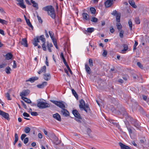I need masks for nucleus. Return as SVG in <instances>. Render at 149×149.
<instances>
[{
    "mask_svg": "<svg viewBox=\"0 0 149 149\" xmlns=\"http://www.w3.org/2000/svg\"><path fill=\"white\" fill-rule=\"evenodd\" d=\"M66 66L67 67V69H68V70L70 72V74H72V72L71 71V70L70 69V68L68 65H67Z\"/></svg>",
    "mask_w": 149,
    "mask_h": 149,
    "instance_id": "nucleus-57",
    "label": "nucleus"
},
{
    "mask_svg": "<svg viewBox=\"0 0 149 149\" xmlns=\"http://www.w3.org/2000/svg\"><path fill=\"white\" fill-rule=\"evenodd\" d=\"M80 104L79 107L80 109H82L86 113L88 111L90 110V108L88 104H85L84 101L83 99H81L79 101Z\"/></svg>",
    "mask_w": 149,
    "mask_h": 149,
    "instance_id": "nucleus-3",
    "label": "nucleus"
},
{
    "mask_svg": "<svg viewBox=\"0 0 149 149\" xmlns=\"http://www.w3.org/2000/svg\"><path fill=\"white\" fill-rule=\"evenodd\" d=\"M51 39L52 41L53 42V43L54 44L56 43L57 42L56 39L54 38H52Z\"/></svg>",
    "mask_w": 149,
    "mask_h": 149,
    "instance_id": "nucleus-62",
    "label": "nucleus"
},
{
    "mask_svg": "<svg viewBox=\"0 0 149 149\" xmlns=\"http://www.w3.org/2000/svg\"><path fill=\"white\" fill-rule=\"evenodd\" d=\"M119 145L120 146L121 149H132L129 146L125 145L121 142L119 143Z\"/></svg>",
    "mask_w": 149,
    "mask_h": 149,
    "instance_id": "nucleus-13",
    "label": "nucleus"
},
{
    "mask_svg": "<svg viewBox=\"0 0 149 149\" xmlns=\"http://www.w3.org/2000/svg\"><path fill=\"white\" fill-rule=\"evenodd\" d=\"M27 24L30 27H31L32 28V29H33V26L32 25L30 22H29L27 23Z\"/></svg>",
    "mask_w": 149,
    "mask_h": 149,
    "instance_id": "nucleus-61",
    "label": "nucleus"
},
{
    "mask_svg": "<svg viewBox=\"0 0 149 149\" xmlns=\"http://www.w3.org/2000/svg\"><path fill=\"white\" fill-rule=\"evenodd\" d=\"M110 31L112 33H113L114 32V29L113 26H111L110 27Z\"/></svg>",
    "mask_w": 149,
    "mask_h": 149,
    "instance_id": "nucleus-55",
    "label": "nucleus"
},
{
    "mask_svg": "<svg viewBox=\"0 0 149 149\" xmlns=\"http://www.w3.org/2000/svg\"><path fill=\"white\" fill-rule=\"evenodd\" d=\"M0 33H1V34L2 35H4V31L2 29H0Z\"/></svg>",
    "mask_w": 149,
    "mask_h": 149,
    "instance_id": "nucleus-64",
    "label": "nucleus"
},
{
    "mask_svg": "<svg viewBox=\"0 0 149 149\" xmlns=\"http://www.w3.org/2000/svg\"><path fill=\"white\" fill-rule=\"evenodd\" d=\"M118 111L116 113L118 114H122L125 118L129 120H130L131 121V123L135 127L138 128L139 127L137 120H136L133 119L130 116H129L124 107H122L121 109H118Z\"/></svg>",
    "mask_w": 149,
    "mask_h": 149,
    "instance_id": "nucleus-1",
    "label": "nucleus"
},
{
    "mask_svg": "<svg viewBox=\"0 0 149 149\" xmlns=\"http://www.w3.org/2000/svg\"><path fill=\"white\" fill-rule=\"evenodd\" d=\"M91 132V130L89 128H88L87 129V132L88 134L89 135V134Z\"/></svg>",
    "mask_w": 149,
    "mask_h": 149,
    "instance_id": "nucleus-60",
    "label": "nucleus"
},
{
    "mask_svg": "<svg viewBox=\"0 0 149 149\" xmlns=\"http://www.w3.org/2000/svg\"><path fill=\"white\" fill-rule=\"evenodd\" d=\"M30 128L28 127H25L24 130V131L26 133H29L30 132Z\"/></svg>",
    "mask_w": 149,
    "mask_h": 149,
    "instance_id": "nucleus-35",
    "label": "nucleus"
},
{
    "mask_svg": "<svg viewBox=\"0 0 149 149\" xmlns=\"http://www.w3.org/2000/svg\"><path fill=\"white\" fill-rule=\"evenodd\" d=\"M38 79V78L37 77H34L30 78L29 79L26 81V82L30 81L31 83H33L35 80H37Z\"/></svg>",
    "mask_w": 149,
    "mask_h": 149,
    "instance_id": "nucleus-14",
    "label": "nucleus"
},
{
    "mask_svg": "<svg viewBox=\"0 0 149 149\" xmlns=\"http://www.w3.org/2000/svg\"><path fill=\"white\" fill-rule=\"evenodd\" d=\"M21 44L25 47H27L28 46V45L27 43V40L26 38L22 39L21 42Z\"/></svg>",
    "mask_w": 149,
    "mask_h": 149,
    "instance_id": "nucleus-17",
    "label": "nucleus"
},
{
    "mask_svg": "<svg viewBox=\"0 0 149 149\" xmlns=\"http://www.w3.org/2000/svg\"><path fill=\"white\" fill-rule=\"evenodd\" d=\"M13 56V55L10 53H7L5 55L6 58L7 60L11 59L12 58Z\"/></svg>",
    "mask_w": 149,
    "mask_h": 149,
    "instance_id": "nucleus-21",
    "label": "nucleus"
},
{
    "mask_svg": "<svg viewBox=\"0 0 149 149\" xmlns=\"http://www.w3.org/2000/svg\"><path fill=\"white\" fill-rule=\"evenodd\" d=\"M30 93V91L29 90H24L21 93H20V95L22 97L23 96H26L28 95Z\"/></svg>",
    "mask_w": 149,
    "mask_h": 149,
    "instance_id": "nucleus-10",
    "label": "nucleus"
},
{
    "mask_svg": "<svg viewBox=\"0 0 149 149\" xmlns=\"http://www.w3.org/2000/svg\"><path fill=\"white\" fill-rule=\"evenodd\" d=\"M11 70L10 68L9 67H7L5 69V71L7 74H9L10 73V71Z\"/></svg>",
    "mask_w": 149,
    "mask_h": 149,
    "instance_id": "nucleus-31",
    "label": "nucleus"
},
{
    "mask_svg": "<svg viewBox=\"0 0 149 149\" xmlns=\"http://www.w3.org/2000/svg\"><path fill=\"white\" fill-rule=\"evenodd\" d=\"M98 21V19L96 18V17H92L91 19V21L92 22H97Z\"/></svg>",
    "mask_w": 149,
    "mask_h": 149,
    "instance_id": "nucleus-39",
    "label": "nucleus"
},
{
    "mask_svg": "<svg viewBox=\"0 0 149 149\" xmlns=\"http://www.w3.org/2000/svg\"><path fill=\"white\" fill-rule=\"evenodd\" d=\"M129 3L131 6H132L133 8H136L137 7V6L135 4V3L134 1L133 0H129Z\"/></svg>",
    "mask_w": 149,
    "mask_h": 149,
    "instance_id": "nucleus-22",
    "label": "nucleus"
},
{
    "mask_svg": "<svg viewBox=\"0 0 149 149\" xmlns=\"http://www.w3.org/2000/svg\"><path fill=\"white\" fill-rule=\"evenodd\" d=\"M43 78L46 81H48L51 78V75L49 73H45L44 74Z\"/></svg>",
    "mask_w": 149,
    "mask_h": 149,
    "instance_id": "nucleus-15",
    "label": "nucleus"
},
{
    "mask_svg": "<svg viewBox=\"0 0 149 149\" xmlns=\"http://www.w3.org/2000/svg\"><path fill=\"white\" fill-rule=\"evenodd\" d=\"M88 62L89 65L90 67H93V60L91 58H90L89 59Z\"/></svg>",
    "mask_w": 149,
    "mask_h": 149,
    "instance_id": "nucleus-38",
    "label": "nucleus"
},
{
    "mask_svg": "<svg viewBox=\"0 0 149 149\" xmlns=\"http://www.w3.org/2000/svg\"><path fill=\"white\" fill-rule=\"evenodd\" d=\"M37 17L39 22L40 23L42 24V20L40 17L38 15H37Z\"/></svg>",
    "mask_w": 149,
    "mask_h": 149,
    "instance_id": "nucleus-47",
    "label": "nucleus"
},
{
    "mask_svg": "<svg viewBox=\"0 0 149 149\" xmlns=\"http://www.w3.org/2000/svg\"><path fill=\"white\" fill-rule=\"evenodd\" d=\"M47 13L48 15H49L52 18L54 19L55 18L56 14L55 13L54 8L52 6H51V7H50Z\"/></svg>",
    "mask_w": 149,
    "mask_h": 149,
    "instance_id": "nucleus-6",
    "label": "nucleus"
},
{
    "mask_svg": "<svg viewBox=\"0 0 149 149\" xmlns=\"http://www.w3.org/2000/svg\"><path fill=\"white\" fill-rule=\"evenodd\" d=\"M15 139L18 140V135L17 133L15 134Z\"/></svg>",
    "mask_w": 149,
    "mask_h": 149,
    "instance_id": "nucleus-63",
    "label": "nucleus"
},
{
    "mask_svg": "<svg viewBox=\"0 0 149 149\" xmlns=\"http://www.w3.org/2000/svg\"><path fill=\"white\" fill-rule=\"evenodd\" d=\"M0 115L8 120H10L9 115L8 113H6L1 111L0 112Z\"/></svg>",
    "mask_w": 149,
    "mask_h": 149,
    "instance_id": "nucleus-8",
    "label": "nucleus"
},
{
    "mask_svg": "<svg viewBox=\"0 0 149 149\" xmlns=\"http://www.w3.org/2000/svg\"><path fill=\"white\" fill-rule=\"evenodd\" d=\"M90 11L92 14H95L96 12L95 9L93 8L92 7L90 8Z\"/></svg>",
    "mask_w": 149,
    "mask_h": 149,
    "instance_id": "nucleus-40",
    "label": "nucleus"
},
{
    "mask_svg": "<svg viewBox=\"0 0 149 149\" xmlns=\"http://www.w3.org/2000/svg\"><path fill=\"white\" fill-rule=\"evenodd\" d=\"M46 72V67L45 66H43L40 69V70L38 72V73L39 74H40L42 73H45Z\"/></svg>",
    "mask_w": 149,
    "mask_h": 149,
    "instance_id": "nucleus-19",
    "label": "nucleus"
},
{
    "mask_svg": "<svg viewBox=\"0 0 149 149\" xmlns=\"http://www.w3.org/2000/svg\"><path fill=\"white\" fill-rule=\"evenodd\" d=\"M121 14L120 13L116 15V21L117 22H120Z\"/></svg>",
    "mask_w": 149,
    "mask_h": 149,
    "instance_id": "nucleus-27",
    "label": "nucleus"
},
{
    "mask_svg": "<svg viewBox=\"0 0 149 149\" xmlns=\"http://www.w3.org/2000/svg\"><path fill=\"white\" fill-rule=\"evenodd\" d=\"M37 106L39 109H44L50 107L49 103L43 102L41 99L37 100Z\"/></svg>",
    "mask_w": 149,
    "mask_h": 149,
    "instance_id": "nucleus-2",
    "label": "nucleus"
},
{
    "mask_svg": "<svg viewBox=\"0 0 149 149\" xmlns=\"http://www.w3.org/2000/svg\"><path fill=\"white\" fill-rule=\"evenodd\" d=\"M55 141H56L55 142V143L57 145L60 143V141H58V138L56 137V136H55L54 139Z\"/></svg>",
    "mask_w": 149,
    "mask_h": 149,
    "instance_id": "nucleus-43",
    "label": "nucleus"
},
{
    "mask_svg": "<svg viewBox=\"0 0 149 149\" xmlns=\"http://www.w3.org/2000/svg\"><path fill=\"white\" fill-rule=\"evenodd\" d=\"M94 29L93 28H89L87 29L86 31L89 33H91L94 31Z\"/></svg>",
    "mask_w": 149,
    "mask_h": 149,
    "instance_id": "nucleus-28",
    "label": "nucleus"
},
{
    "mask_svg": "<svg viewBox=\"0 0 149 149\" xmlns=\"http://www.w3.org/2000/svg\"><path fill=\"white\" fill-rule=\"evenodd\" d=\"M7 65L6 64L4 63L0 65V69L6 67Z\"/></svg>",
    "mask_w": 149,
    "mask_h": 149,
    "instance_id": "nucleus-56",
    "label": "nucleus"
},
{
    "mask_svg": "<svg viewBox=\"0 0 149 149\" xmlns=\"http://www.w3.org/2000/svg\"><path fill=\"white\" fill-rule=\"evenodd\" d=\"M118 30L119 31L122 28V26L120 22H117L116 24Z\"/></svg>",
    "mask_w": 149,
    "mask_h": 149,
    "instance_id": "nucleus-29",
    "label": "nucleus"
},
{
    "mask_svg": "<svg viewBox=\"0 0 149 149\" xmlns=\"http://www.w3.org/2000/svg\"><path fill=\"white\" fill-rule=\"evenodd\" d=\"M45 42H43V44L42 45V47L43 49V50L45 51H46L47 50V49L45 44Z\"/></svg>",
    "mask_w": 149,
    "mask_h": 149,
    "instance_id": "nucleus-42",
    "label": "nucleus"
},
{
    "mask_svg": "<svg viewBox=\"0 0 149 149\" xmlns=\"http://www.w3.org/2000/svg\"><path fill=\"white\" fill-rule=\"evenodd\" d=\"M21 103L22 104V105L23 107L25 109H26L27 107L26 106V105L25 104V103L23 101H21Z\"/></svg>",
    "mask_w": 149,
    "mask_h": 149,
    "instance_id": "nucleus-54",
    "label": "nucleus"
},
{
    "mask_svg": "<svg viewBox=\"0 0 149 149\" xmlns=\"http://www.w3.org/2000/svg\"><path fill=\"white\" fill-rule=\"evenodd\" d=\"M119 13H118L117 11L115 10H114L113 13H111V14L114 16H116V15H117Z\"/></svg>",
    "mask_w": 149,
    "mask_h": 149,
    "instance_id": "nucleus-48",
    "label": "nucleus"
},
{
    "mask_svg": "<svg viewBox=\"0 0 149 149\" xmlns=\"http://www.w3.org/2000/svg\"><path fill=\"white\" fill-rule=\"evenodd\" d=\"M47 47H53V45L51 43H49L48 41L47 42Z\"/></svg>",
    "mask_w": 149,
    "mask_h": 149,
    "instance_id": "nucleus-51",
    "label": "nucleus"
},
{
    "mask_svg": "<svg viewBox=\"0 0 149 149\" xmlns=\"http://www.w3.org/2000/svg\"><path fill=\"white\" fill-rule=\"evenodd\" d=\"M39 38V36H37L36 38H34L33 40L32 41V43L35 46L38 45V42H40Z\"/></svg>",
    "mask_w": 149,
    "mask_h": 149,
    "instance_id": "nucleus-11",
    "label": "nucleus"
},
{
    "mask_svg": "<svg viewBox=\"0 0 149 149\" xmlns=\"http://www.w3.org/2000/svg\"><path fill=\"white\" fill-rule=\"evenodd\" d=\"M82 16L84 19L86 20H88L89 19L88 15L86 13H83L82 14Z\"/></svg>",
    "mask_w": 149,
    "mask_h": 149,
    "instance_id": "nucleus-24",
    "label": "nucleus"
},
{
    "mask_svg": "<svg viewBox=\"0 0 149 149\" xmlns=\"http://www.w3.org/2000/svg\"><path fill=\"white\" fill-rule=\"evenodd\" d=\"M31 2L33 4V7L35 8L37 10L38 9V4L37 3H36L33 0H31Z\"/></svg>",
    "mask_w": 149,
    "mask_h": 149,
    "instance_id": "nucleus-20",
    "label": "nucleus"
},
{
    "mask_svg": "<svg viewBox=\"0 0 149 149\" xmlns=\"http://www.w3.org/2000/svg\"><path fill=\"white\" fill-rule=\"evenodd\" d=\"M49 34L51 39L54 38V33L52 32L51 31H49Z\"/></svg>",
    "mask_w": 149,
    "mask_h": 149,
    "instance_id": "nucleus-44",
    "label": "nucleus"
},
{
    "mask_svg": "<svg viewBox=\"0 0 149 149\" xmlns=\"http://www.w3.org/2000/svg\"><path fill=\"white\" fill-rule=\"evenodd\" d=\"M124 33V31L123 30H121L120 31V33H119V36L121 38H123V34Z\"/></svg>",
    "mask_w": 149,
    "mask_h": 149,
    "instance_id": "nucleus-41",
    "label": "nucleus"
},
{
    "mask_svg": "<svg viewBox=\"0 0 149 149\" xmlns=\"http://www.w3.org/2000/svg\"><path fill=\"white\" fill-rule=\"evenodd\" d=\"M26 136V135L25 134H22L21 137V140H23Z\"/></svg>",
    "mask_w": 149,
    "mask_h": 149,
    "instance_id": "nucleus-52",
    "label": "nucleus"
},
{
    "mask_svg": "<svg viewBox=\"0 0 149 149\" xmlns=\"http://www.w3.org/2000/svg\"><path fill=\"white\" fill-rule=\"evenodd\" d=\"M50 101L62 109L66 108L65 105L63 103V102L62 101H58L53 100H51Z\"/></svg>",
    "mask_w": 149,
    "mask_h": 149,
    "instance_id": "nucleus-5",
    "label": "nucleus"
},
{
    "mask_svg": "<svg viewBox=\"0 0 149 149\" xmlns=\"http://www.w3.org/2000/svg\"><path fill=\"white\" fill-rule=\"evenodd\" d=\"M123 47H124V49H123L121 50V53H125V52L127 51L128 49V45L126 44H124L123 45Z\"/></svg>",
    "mask_w": 149,
    "mask_h": 149,
    "instance_id": "nucleus-23",
    "label": "nucleus"
},
{
    "mask_svg": "<svg viewBox=\"0 0 149 149\" xmlns=\"http://www.w3.org/2000/svg\"><path fill=\"white\" fill-rule=\"evenodd\" d=\"M22 99L25 102L27 103L30 104L31 103V100L29 99L26 97H22Z\"/></svg>",
    "mask_w": 149,
    "mask_h": 149,
    "instance_id": "nucleus-26",
    "label": "nucleus"
},
{
    "mask_svg": "<svg viewBox=\"0 0 149 149\" xmlns=\"http://www.w3.org/2000/svg\"><path fill=\"white\" fill-rule=\"evenodd\" d=\"M23 116L25 117H29V114L28 113L26 112H24V113H23Z\"/></svg>",
    "mask_w": 149,
    "mask_h": 149,
    "instance_id": "nucleus-59",
    "label": "nucleus"
},
{
    "mask_svg": "<svg viewBox=\"0 0 149 149\" xmlns=\"http://www.w3.org/2000/svg\"><path fill=\"white\" fill-rule=\"evenodd\" d=\"M72 113L75 117V120L79 123L81 122L82 118L78 111L76 110H74L72 111Z\"/></svg>",
    "mask_w": 149,
    "mask_h": 149,
    "instance_id": "nucleus-4",
    "label": "nucleus"
},
{
    "mask_svg": "<svg viewBox=\"0 0 149 149\" xmlns=\"http://www.w3.org/2000/svg\"><path fill=\"white\" fill-rule=\"evenodd\" d=\"M137 65L141 68L142 69L143 66L141 63L139 62H138L137 63Z\"/></svg>",
    "mask_w": 149,
    "mask_h": 149,
    "instance_id": "nucleus-50",
    "label": "nucleus"
},
{
    "mask_svg": "<svg viewBox=\"0 0 149 149\" xmlns=\"http://www.w3.org/2000/svg\"><path fill=\"white\" fill-rule=\"evenodd\" d=\"M39 39L41 40L43 42H45V39L44 38V36L43 35H41L39 37Z\"/></svg>",
    "mask_w": 149,
    "mask_h": 149,
    "instance_id": "nucleus-33",
    "label": "nucleus"
},
{
    "mask_svg": "<svg viewBox=\"0 0 149 149\" xmlns=\"http://www.w3.org/2000/svg\"><path fill=\"white\" fill-rule=\"evenodd\" d=\"M47 83L46 81L43 82L42 84H38L37 85V87L39 88H43L47 84Z\"/></svg>",
    "mask_w": 149,
    "mask_h": 149,
    "instance_id": "nucleus-18",
    "label": "nucleus"
},
{
    "mask_svg": "<svg viewBox=\"0 0 149 149\" xmlns=\"http://www.w3.org/2000/svg\"><path fill=\"white\" fill-rule=\"evenodd\" d=\"M72 91L73 94L75 96V98L77 99H78V96L77 93L76 92L74 89H72Z\"/></svg>",
    "mask_w": 149,
    "mask_h": 149,
    "instance_id": "nucleus-30",
    "label": "nucleus"
},
{
    "mask_svg": "<svg viewBox=\"0 0 149 149\" xmlns=\"http://www.w3.org/2000/svg\"><path fill=\"white\" fill-rule=\"evenodd\" d=\"M85 69L86 72L89 74H90L91 73V69L87 63L85 64Z\"/></svg>",
    "mask_w": 149,
    "mask_h": 149,
    "instance_id": "nucleus-16",
    "label": "nucleus"
},
{
    "mask_svg": "<svg viewBox=\"0 0 149 149\" xmlns=\"http://www.w3.org/2000/svg\"><path fill=\"white\" fill-rule=\"evenodd\" d=\"M60 113L61 114L65 117H67L69 116V112L65 108L62 109Z\"/></svg>",
    "mask_w": 149,
    "mask_h": 149,
    "instance_id": "nucleus-7",
    "label": "nucleus"
},
{
    "mask_svg": "<svg viewBox=\"0 0 149 149\" xmlns=\"http://www.w3.org/2000/svg\"><path fill=\"white\" fill-rule=\"evenodd\" d=\"M128 24L131 30H132V23L131 20H129L128 21Z\"/></svg>",
    "mask_w": 149,
    "mask_h": 149,
    "instance_id": "nucleus-37",
    "label": "nucleus"
},
{
    "mask_svg": "<svg viewBox=\"0 0 149 149\" xmlns=\"http://www.w3.org/2000/svg\"><path fill=\"white\" fill-rule=\"evenodd\" d=\"M13 68H16V66H17L16 61H15L14 60L13 61Z\"/></svg>",
    "mask_w": 149,
    "mask_h": 149,
    "instance_id": "nucleus-58",
    "label": "nucleus"
},
{
    "mask_svg": "<svg viewBox=\"0 0 149 149\" xmlns=\"http://www.w3.org/2000/svg\"><path fill=\"white\" fill-rule=\"evenodd\" d=\"M0 23L3 24H6L8 22L5 20L2 19L0 18Z\"/></svg>",
    "mask_w": 149,
    "mask_h": 149,
    "instance_id": "nucleus-34",
    "label": "nucleus"
},
{
    "mask_svg": "<svg viewBox=\"0 0 149 149\" xmlns=\"http://www.w3.org/2000/svg\"><path fill=\"white\" fill-rule=\"evenodd\" d=\"M31 114L33 116H36L38 114L36 112H31Z\"/></svg>",
    "mask_w": 149,
    "mask_h": 149,
    "instance_id": "nucleus-45",
    "label": "nucleus"
},
{
    "mask_svg": "<svg viewBox=\"0 0 149 149\" xmlns=\"http://www.w3.org/2000/svg\"><path fill=\"white\" fill-rule=\"evenodd\" d=\"M135 21L136 23L137 24H139L140 23V20L139 17H136L135 18Z\"/></svg>",
    "mask_w": 149,
    "mask_h": 149,
    "instance_id": "nucleus-36",
    "label": "nucleus"
},
{
    "mask_svg": "<svg viewBox=\"0 0 149 149\" xmlns=\"http://www.w3.org/2000/svg\"><path fill=\"white\" fill-rule=\"evenodd\" d=\"M18 3H17V5L19 6L21 8H25L26 6L24 4L23 0H16Z\"/></svg>",
    "mask_w": 149,
    "mask_h": 149,
    "instance_id": "nucleus-9",
    "label": "nucleus"
},
{
    "mask_svg": "<svg viewBox=\"0 0 149 149\" xmlns=\"http://www.w3.org/2000/svg\"><path fill=\"white\" fill-rule=\"evenodd\" d=\"M50 7H51V6H46L43 7L42 8V9L44 10L47 11L48 12V11H49V8Z\"/></svg>",
    "mask_w": 149,
    "mask_h": 149,
    "instance_id": "nucleus-32",
    "label": "nucleus"
},
{
    "mask_svg": "<svg viewBox=\"0 0 149 149\" xmlns=\"http://www.w3.org/2000/svg\"><path fill=\"white\" fill-rule=\"evenodd\" d=\"M126 125V127L127 128L128 131L130 134L132 133V130L130 128L128 125L129 123L128 122H125Z\"/></svg>",
    "mask_w": 149,
    "mask_h": 149,
    "instance_id": "nucleus-25",
    "label": "nucleus"
},
{
    "mask_svg": "<svg viewBox=\"0 0 149 149\" xmlns=\"http://www.w3.org/2000/svg\"><path fill=\"white\" fill-rule=\"evenodd\" d=\"M28 141H29L28 138L27 137H26L24 139V143L26 144L28 142Z\"/></svg>",
    "mask_w": 149,
    "mask_h": 149,
    "instance_id": "nucleus-53",
    "label": "nucleus"
},
{
    "mask_svg": "<svg viewBox=\"0 0 149 149\" xmlns=\"http://www.w3.org/2000/svg\"><path fill=\"white\" fill-rule=\"evenodd\" d=\"M52 117L54 119L58 121H61V116L60 115L57 113L53 114Z\"/></svg>",
    "mask_w": 149,
    "mask_h": 149,
    "instance_id": "nucleus-12",
    "label": "nucleus"
},
{
    "mask_svg": "<svg viewBox=\"0 0 149 149\" xmlns=\"http://www.w3.org/2000/svg\"><path fill=\"white\" fill-rule=\"evenodd\" d=\"M107 54V51L106 50H104L102 54V55L104 57H105L106 56Z\"/></svg>",
    "mask_w": 149,
    "mask_h": 149,
    "instance_id": "nucleus-46",
    "label": "nucleus"
},
{
    "mask_svg": "<svg viewBox=\"0 0 149 149\" xmlns=\"http://www.w3.org/2000/svg\"><path fill=\"white\" fill-rule=\"evenodd\" d=\"M6 97H7L8 100H11V99L10 97V94L8 93H7L6 94Z\"/></svg>",
    "mask_w": 149,
    "mask_h": 149,
    "instance_id": "nucleus-49",
    "label": "nucleus"
}]
</instances>
